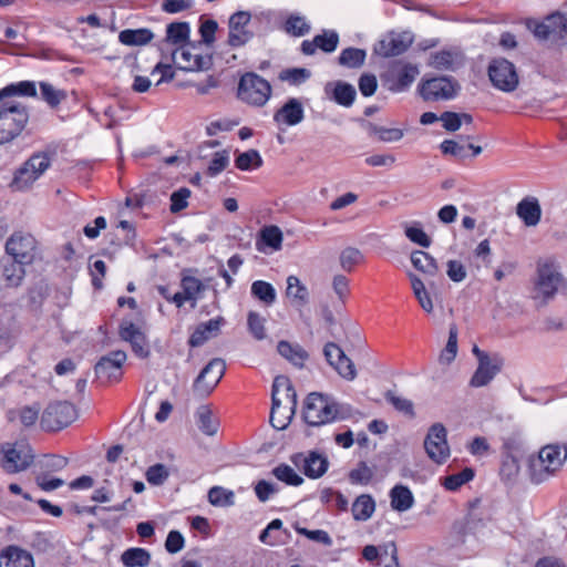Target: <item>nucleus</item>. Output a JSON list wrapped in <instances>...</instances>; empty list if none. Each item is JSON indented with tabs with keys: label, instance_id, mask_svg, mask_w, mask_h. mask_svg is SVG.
I'll return each instance as SVG.
<instances>
[{
	"label": "nucleus",
	"instance_id": "f257e3e1",
	"mask_svg": "<svg viewBox=\"0 0 567 567\" xmlns=\"http://www.w3.org/2000/svg\"><path fill=\"white\" fill-rule=\"evenodd\" d=\"M567 460V444H547L536 456L528 460V477L533 484H542L555 476Z\"/></svg>",
	"mask_w": 567,
	"mask_h": 567
},
{
	"label": "nucleus",
	"instance_id": "f03ea898",
	"mask_svg": "<svg viewBox=\"0 0 567 567\" xmlns=\"http://www.w3.org/2000/svg\"><path fill=\"white\" fill-rule=\"evenodd\" d=\"M297 392L291 381L278 375L272 383L270 423L277 430L288 426L297 408Z\"/></svg>",
	"mask_w": 567,
	"mask_h": 567
},
{
	"label": "nucleus",
	"instance_id": "7ed1b4c3",
	"mask_svg": "<svg viewBox=\"0 0 567 567\" xmlns=\"http://www.w3.org/2000/svg\"><path fill=\"white\" fill-rule=\"evenodd\" d=\"M348 416V409L328 395L318 392L308 394L303 405V420L308 425L320 426Z\"/></svg>",
	"mask_w": 567,
	"mask_h": 567
},
{
	"label": "nucleus",
	"instance_id": "20e7f679",
	"mask_svg": "<svg viewBox=\"0 0 567 567\" xmlns=\"http://www.w3.org/2000/svg\"><path fill=\"white\" fill-rule=\"evenodd\" d=\"M29 121L25 105L16 100H0V145L21 134Z\"/></svg>",
	"mask_w": 567,
	"mask_h": 567
},
{
	"label": "nucleus",
	"instance_id": "39448f33",
	"mask_svg": "<svg viewBox=\"0 0 567 567\" xmlns=\"http://www.w3.org/2000/svg\"><path fill=\"white\" fill-rule=\"evenodd\" d=\"M270 83L255 72H247L241 75L237 97L252 106H264L271 96Z\"/></svg>",
	"mask_w": 567,
	"mask_h": 567
},
{
	"label": "nucleus",
	"instance_id": "423d86ee",
	"mask_svg": "<svg viewBox=\"0 0 567 567\" xmlns=\"http://www.w3.org/2000/svg\"><path fill=\"white\" fill-rule=\"evenodd\" d=\"M50 165L51 157L48 153L38 152L32 154L14 173L11 187L16 190L28 189L50 167Z\"/></svg>",
	"mask_w": 567,
	"mask_h": 567
},
{
	"label": "nucleus",
	"instance_id": "0eeeda50",
	"mask_svg": "<svg viewBox=\"0 0 567 567\" xmlns=\"http://www.w3.org/2000/svg\"><path fill=\"white\" fill-rule=\"evenodd\" d=\"M491 83L497 90L512 93L519 84V75L514 63L505 58H494L487 66Z\"/></svg>",
	"mask_w": 567,
	"mask_h": 567
},
{
	"label": "nucleus",
	"instance_id": "6e6552de",
	"mask_svg": "<svg viewBox=\"0 0 567 567\" xmlns=\"http://www.w3.org/2000/svg\"><path fill=\"white\" fill-rule=\"evenodd\" d=\"M76 415V409L72 403L55 401L44 409L40 424L44 431L55 432L70 425Z\"/></svg>",
	"mask_w": 567,
	"mask_h": 567
},
{
	"label": "nucleus",
	"instance_id": "1a4fd4ad",
	"mask_svg": "<svg viewBox=\"0 0 567 567\" xmlns=\"http://www.w3.org/2000/svg\"><path fill=\"white\" fill-rule=\"evenodd\" d=\"M563 282V276L551 261L539 262L534 288V299L542 298L545 302L551 299Z\"/></svg>",
	"mask_w": 567,
	"mask_h": 567
},
{
	"label": "nucleus",
	"instance_id": "9d476101",
	"mask_svg": "<svg viewBox=\"0 0 567 567\" xmlns=\"http://www.w3.org/2000/svg\"><path fill=\"white\" fill-rule=\"evenodd\" d=\"M458 90L460 85L452 76H437L422 80L419 85L421 96L423 100L430 102L453 99Z\"/></svg>",
	"mask_w": 567,
	"mask_h": 567
},
{
	"label": "nucleus",
	"instance_id": "9b49d317",
	"mask_svg": "<svg viewBox=\"0 0 567 567\" xmlns=\"http://www.w3.org/2000/svg\"><path fill=\"white\" fill-rule=\"evenodd\" d=\"M420 71L415 64L394 61L384 74V82L392 92L405 91L419 75Z\"/></svg>",
	"mask_w": 567,
	"mask_h": 567
},
{
	"label": "nucleus",
	"instance_id": "f8f14e48",
	"mask_svg": "<svg viewBox=\"0 0 567 567\" xmlns=\"http://www.w3.org/2000/svg\"><path fill=\"white\" fill-rule=\"evenodd\" d=\"M226 364L221 359L210 360L200 371L193 384V391L199 396H207L221 380Z\"/></svg>",
	"mask_w": 567,
	"mask_h": 567
},
{
	"label": "nucleus",
	"instance_id": "ddd939ff",
	"mask_svg": "<svg viewBox=\"0 0 567 567\" xmlns=\"http://www.w3.org/2000/svg\"><path fill=\"white\" fill-rule=\"evenodd\" d=\"M446 429L441 423L433 424L424 440V449L427 456L437 464L444 463L450 456V447L446 441Z\"/></svg>",
	"mask_w": 567,
	"mask_h": 567
},
{
	"label": "nucleus",
	"instance_id": "4468645a",
	"mask_svg": "<svg viewBox=\"0 0 567 567\" xmlns=\"http://www.w3.org/2000/svg\"><path fill=\"white\" fill-rule=\"evenodd\" d=\"M35 244L32 235L14 233L6 243V251L13 260L29 265L34 258Z\"/></svg>",
	"mask_w": 567,
	"mask_h": 567
},
{
	"label": "nucleus",
	"instance_id": "2eb2a0df",
	"mask_svg": "<svg viewBox=\"0 0 567 567\" xmlns=\"http://www.w3.org/2000/svg\"><path fill=\"white\" fill-rule=\"evenodd\" d=\"M251 14L248 11H237L233 13L228 21V40L231 48L245 45L254 38V32L249 29Z\"/></svg>",
	"mask_w": 567,
	"mask_h": 567
},
{
	"label": "nucleus",
	"instance_id": "dca6fc26",
	"mask_svg": "<svg viewBox=\"0 0 567 567\" xmlns=\"http://www.w3.org/2000/svg\"><path fill=\"white\" fill-rule=\"evenodd\" d=\"M126 353L121 350L112 351L102 357L94 367L95 374L101 382H117L122 375V365Z\"/></svg>",
	"mask_w": 567,
	"mask_h": 567
},
{
	"label": "nucleus",
	"instance_id": "f3484780",
	"mask_svg": "<svg viewBox=\"0 0 567 567\" xmlns=\"http://www.w3.org/2000/svg\"><path fill=\"white\" fill-rule=\"evenodd\" d=\"M323 355L327 362L338 372V374L352 381L357 378L354 363L348 358L343 350L334 342H328L323 348Z\"/></svg>",
	"mask_w": 567,
	"mask_h": 567
},
{
	"label": "nucleus",
	"instance_id": "a211bd4d",
	"mask_svg": "<svg viewBox=\"0 0 567 567\" xmlns=\"http://www.w3.org/2000/svg\"><path fill=\"white\" fill-rule=\"evenodd\" d=\"M291 462L302 470L303 474L309 478H319L328 470V458L315 451L309 452L307 455L297 453L291 456Z\"/></svg>",
	"mask_w": 567,
	"mask_h": 567
},
{
	"label": "nucleus",
	"instance_id": "6ab92c4d",
	"mask_svg": "<svg viewBox=\"0 0 567 567\" xmlns=\"http://www.w3.org/2000/svg\"><path fill=\"white\" fill-rule=\"evenodd\" d=\"M305 118V111L300 100L296 97L288 99L285 104L274 114V121L280 126H295Z\"/></svg>",
	"mask_w": 567,
	"mask_h": 567
},
{
	"label": "nucleus",
	"instance_id": "aec40b11",
	"mask_svg": "<svg viewBox=\"0 0 567 567\" xmlns=\"http://www.w3.org/2000/svg\"><path fill=\"white\" fill-rule=\"evenodd\" d=\"M120 337L131 343L132 350L137 357L144 359L150 355L146 337L133 322L121 324Z\"/></svg>",
	"mask_w": 567,
	"mask_h": 567
},
{
	"label": "nucleus",
	"instance_id": "412c9836",
	"mask_svg": "<svg viewBox=\"0 0 567 567\" xmlns=\"http://www.w3.org/2000/svg\"><path fill=\"white\" fill-rule=\"evenodd\" d=\"M339 43V35L334 30H323L321 34H317L312 41L305 40L301 43V52L306 55H312L317 49L324 53L333 52Z\"/></svg>",
	"mask_w": 567,
	"mask_h": 567
},
{
	"label": "nucleus",
	"instance_id": "4be33fe9",
	"mask_svg": "<svg viewBox=\"0 0 567 567\" xmlns=\"http://www.w3.org/2000/svg\"><path fill=\"white\" fill-rule=\"evenodd\" d=\"M2 467L8 473H18L27 470L32 461L33 455L25 449L8 447L3 451Z\"/></svg>",
	"mask_w": 567,
	"mask_h": 567
},
{
	"label": "nucleus",
	"instance_id": "5701e85b",
	"mask_svg": "<svg viewBox=\"0 0 567 567\" xmlns=\"http://www.w3.org/2000/svg\"><path fill=\"white\" fill-rule=\"evenodd\" d=\"M412 44L409 33H391L380 41L378 53L383 56H396L404 53Z\"/></svg>",
	"mask_w": 567,
	"mask_h": 567
},
{
	"label": "nucleus",
	"instance_id": "b1692460",
	"mask_svg": "<svg viewBox=\"0 0 567 567\" xmlns=\"http://www.w3.org/2000/svg\"><path fill=\"white\" fill-rule=\"evenodd\" d=\"M502 361L496 355L481 362H478V367L474 372L470 385L474 388H481L488 384L494 377L501 371Z\"/></svg>",
	"mask_w": 567,
	"mask_h": 567
},
{
	"label": "nucleus",
	"instance_id": "393cba45",
	"mask_svg": "<svg viewBox=\"0 0 567 567\" xmlns=\"http://www.w3.org/2000/svg\"><path fill=\"white\" fill-rule=\"evenodd\" d=\"M181 286L182 291L173 295L176 307L181 308L185 301H193L192 306L195 307L198 293L205 289L203 282L195 277L185 276L182 278Z\"/></svg>",
	"mask_w": 567,
	"mask_h": 567
},
{
	"label": "nucleus",
	"instance_id": "a878e982",
	"mask_svg": "<svg viewBox=\"0 0 567 567\" xmlns=\"http://www.w3.org/2000/svg\"><path fill=\"white\" fill-rule=\"evenodd\" d=\"M0 567H34L32 555L18 546H8L0 553Z\"/></svg>",
	"mask_w": 567,
	"mask_h": 567
},
{
	"label": "nucleus",
	"instance_id": "bb28decb",
	"mask_svg": "<svg viewBox=\"0 0 567 567\" xmlns=\"http://www.w3.org/2000/svg\"><path fill=\"white\" fill-rule=\"evenodd\" d=\"M324 91L331 100L344 107H350L357 96L354 86L344 81L328 83Z\"/></svg>",
	"mask_w": 567,
	"mask_h": 567
},
{
	"label": "nucleus",
	"instance_id": "cd10ccee",
	"mask_svg": "<svg viewBox=\"0 0 567 567\" xmlns=\"http://www.w3.org/2000/svg\"><path fill=\"white\" fill-rule=\"evenodd\" d=\"M516 214L527 227L536 226L542 217L538 199L533 196L523 198L516 206Z\"/></svg>",
	"mask_w": 567,
	"mask_h": 567
},
{
	"label": "nucleus",
	"instance_id": "c85d7f7f",
	"mask_svg": "<svg viewBox=\"0 0 567 567\" xmlns=\"http://www.w3.org/2000/svg\"><path fill=\"white\" fill-rule=\"evenodd\" d=\"M24 264H20L12 258H7L1 261L2 278L7 287H18L21 285L24 276Z\"/></svg>",
	"mask_w": 567,
	"mask_h": 567
},
{
	"label": "nucleus",
	"instance_id": "c756f323",
	"mask_svg": "<svg viewBox=\"0 0 567 567\" xmlns=\"http://www.w3.org/2000/svg\"><path fill=\"white\" fill-rule=\"evenodd\" d=\"M278 353L292 363L295 367L302 368L305 361L308 359V352L298 343H290L281 340L277 346Z\"/></svg>",
	"mask_w": 567,
	"mask_h": 567
},
{
	"label": "nucleus",
	"instance_id": "7c9ffc66",
	"mask_svg": "<svg viewBox=\"0 0 567 567\" xmlns=\"http://www.w3.org/2000/svg\"><path fill=\"white\" fill-rule=\"evenodd\" d=\"M282 244V233L278 226H265L260 229L256 247L259 251H264V247H269L271 250H279Z\"/></svg>",
	"mask_w": 567,
	"mask_h": 567
},
{
	"label": "nucleus",
	"instance_id": "2f4dec72",
	"mask_svg": "<svg viewBox=\"0 0 567 567\" xmlns=\"http://www.w3.org/2000/svg\"><path fill=\"white\" fill-rule=\"evenodd\" d=\"M154 38V33L146 28L125 29L120 32L118 40L122 44L128 47H140L150 43Z\"/></svg>",
	"mask_w": 567,
	"mask_h": 567
},
{
	"label": "nucleus",
	"instance_id": "473e14b6",
	"mask_svg": "<svg viewBox=\"0 0 567 567\" xmlns=\"http://www.w3.org/2000/svg\"><path fill=\"white\" fill-rule=\"evenodd\" d=\"M411 262L415 269L429 277H435L440 274L436 260L423 250H416L411 254Z\"/></svg>",
	"mask_w": 567,
	"mask_h": 567
},
{
	"label": "nucleus",
	"instance_id": "72a5a7b5",
	"mask_svg": "<svg viewBox=\"0 0 567 567\" xmlns=\"http://www.w3.org/2000/svg\"><path fill=\"white\" fill-rule=\"evenodd\" d=\"M375 502L369 494H362L352 504V515L355 520L365 522L374 513Z\"/></svg>",
	"mask_w": 567,
	"mask_h": 567
},
{
	"label": "nucleus",
	"instance_id": "f704fd0d",
	"mask_svg": "<svg viewBox=\"0 0 567 567\" xmlns=\"http://www.w3.org/2000/svg\"><path fill=\"white\" fill-rule=\"evenodd\" d=\"M391 507L398 512L410 509L414 503L411 491L403 485H395L390 492Z\"/></svg>",
	"mask_w": 567,
	"mask_h": 567
},
{
	"label": "nucleus",
	"instance_id": "c9c22d12",
	"mask_svg": "<svg viewBox=\"0 0 567 567\" xmlns=\"http://www.w3.org/2000/svg\"><path fill=\"white\" fill-rule=\"evenodd\" d=\"M37 89L34 82L21 81L9 84L0 90V100H13L14 96H35Z\"/></svg>",
	"mask_w": 567,
	"mask_h": 567
},
{
	"label": "nucleus",
	"instance_id": "e433bc0d",
	"mask_svg": "<svg viewBox=\"0 0 567 567\" xmlns=\"http://www.w3.org/2000/svg\"><path fill=\"white\" fill-rule=\"evenodd\" d=\"M121 561L125 567H146L151 563V554L140 547L128 548L122 554Z\"/></svg>",
	"mask_w": 567,
	"mask_h": 567
},
{
	"label": "nucleus",
	"instance_id": "4c0bfd02",
	"mask_svg": "<svg viewBox=\"0 0 567 567\" xmlns=\"http://www.w3.org/2000/svg\"><path fill=\"white\" fill-rule=\"evenodd\" d=\"M199 430L206 435H215L218 430V421L214 417L208 405H200L196 411Z\"/></svg>",
	"mask_w": 567,
	"mask_h": 567
},
{
	"label": "nucleus",
	"instance_id": "58836bf2",
	"mask_svg": "<svg viewBox=\"0 0 567 567\" xmlns=\"http://www.w3.org/2000/svg\"><path fill=\"white\" fill-rule=\"evenodd\" d=\"M189 24L187 22H172L166 28L165 41L171 44H184L189 40Z\"/></svg>",
	"mask_w": 567,
	"mask_h": 567
},
{
	"label": "nucleus",
	"instance_id": "ea45409f",
	"mask_svg": "<svg viewBox=\"0 0 567 567\" xmlns=\"http://www.w3.org/2000/svg\"><path fill=\"white\" fill-rule=\"evenodd\" d=\"M367 53L362 49L347 48L341 51L338 62L349 69H358L364 64Z\"/></svg>",
	"mask_w": 567,
	"mask_h": 567
},
{
	"label": "nucleus",
	"instance_id": "a19ab883",
	"mask_svg": "<svg viewBox=\"0 0 567 567\" xmlns=\"http://www.w3.org/2000/svg\"><path fill=\"white\" fill-rule=\"evenodd\" d=\"M410 280L413 293L420 305V307L427 313L433 311V302L425 289L423 281L415 275L410 274Z\"/></svg>",
	"mask_w": 567,
	"mask_h": 567
},
{
	"label": "nucleus",
	"instance_id": "79ce46f5",
	"mask_svg": "<svg viewBox=\"0 0 567 567\" xmlns=\"http://www.w3.org/2000/svg\"><path fill=\"white\" fill-rule=\"evenodd\" d=\"M250 291L254 298L258 299L266 306H271L276 301V290L272 285L267 281H254Z\"/></svg>",
	"mask_w": 567,
	"mask_h": 567
},
{
	"label": "nucleus",
	"instance_id": "37998d69",
	"mask_svg": "<svg viewBox=\"0 0 567 567\" xmlns=\"http://www.w3.org/2000/svg\"><path fill=\"white\" fill-rule=\"evenodd\" d=\"M286 295L288 298H292L299 306H303L308 302V289L296 276H289L287 278Z\"/></svg>",
	"mask_w": 567,
	"mask_h": 567
},
{
	"label": "nucleus",
	"instance_id": "c03bdc74",
	"mask_svg": "<svg viewBox=\"0 0 567 567\" xmlns=\"http://www.w3.org/2000/svg\"><path fill=\"white\" fill-rule=\"evenodd\" d=\"M208 502L213 506L227 507L235 503V494L233 491L226 489L221 486H213L208 491Z\"/></svg>",
	"mask_w": 567,
	"mask_h": 567
},
{
	"label": "nucleus",
	"instance_id": "a18cd8bd",
	"mask_svg": "<svg viewBox=\"0 0 567 567\" xmlns=\"http://www.w3.org/2000/svg\"><path fill=\"white\" fill-rule=\"evenodd\" d=\"M456 58L455 52L442 50L431 54L429 65L436 70H454Z\"/></svg>",
	"mask_w": 567,
	"mask_h": 567
},
{
	"label": "nucleus",
	"instance_id": "49530a36",
	"mask_svg": "<svg viewBox=\"0 0 567 567\" xmlns=\"http://www.w3.org/2000/svg\"><path fill=\"white\" fill-rule=\"evenodd\" d=\"M550 27L551 41H558L567 35V16L554 12L546 17Z\"/></svg>",
	"mask_w": 567,
	"mask_h": 567
},
{
	"label": "nucleus",
	"instance_id": "de8ad7c7",
	"mask_svg": "<svg viewBox=\"0 0 567 567\" xmlns=\"http://www.w3.org/2000/svg\"><path fill=\"white\" fill-rule=\"evenodd\" d=\"M339 261L344 271L351 272L355 266L364 261V256L358 248L347 247L340 252Z\"/></svg>",
	"mask_w": 567,
	"mask_h": 567
},
{
	"label": "nucleus",
	"instance_id": "09e8293b",
	"mask_svg": "<svg viewBox=\"0 0 567 567\" xmlns=\"http://www.w3.org/2000/svg\"><path fill=\"white\" fill-rule=\"evenodd\" d=\"M284 30L293 37H302L310 31V24L306 21V18L299 14H290L285 24Z\"/></svg>",
	"mask_w": 567,
	"mask_h": 567
},
{
	"label": "nucleus",
	"instance_id": "8fccbe9b",
	"mask_svg": "<svg viewBox=\"0 0 567 567\" xmlns=\"http://www.w3.org/2000/svg\"><path fill=\"white\" fill-rule=\"evenodd\" d=\"M235 165L240 171H249L260 167L262 165V158L258 151L249 150L238 154L235 159Z\"/></svg>",
	"mask_w": 567,
	"mask_h": 567
},
{
	"label": "nucleus",
	"instance_id": "3c124183",
	"mask_svg": "<svg viewBox=\"0 0 567 567\" xmlns=\"http://www.w3.org/2000/svg\"><path fill=\"white\" fill-rule=\"evenodd\" d=\"M311 76L310 70L306 68H289L284 69L278 79L284 82H288L291 85H300Z\"/></svg>",
	"mask_w": 567,
	"mask_h": 567
},
{
	"label": "nucleus",
	"instance_id": "603ef678",
	"mask_svg": "<svg viewBox=\"0 0 567 567\" xmlns=\"http://www.w3.org/2000/svg\"><path fill=\"white\" fill-rule=\"evenodd\" d=\"M40 91H41L42 99L51 107H56L68 96L65 91L58 90L52 84L47 83V82L40 83Z\"/></svg>",
	"mask_w": 567,
	"mask_h": 567
},
{
	"label": "nucleus",
	"instance_id": "864d4df0",
	"mask_svg": "<svg viewBox=\"0 0 567 567\" xmlns=\"http://www.w3.org/2000/svg\"><path fill=\"white\" fill-rule=\"evenodd\" d=\"M475 473L471 467H465L456 474L449 475L444 478L443 486L449 491H456L465 483L473 480Z\"/></svg>",
	"mask_w": 567,
	"mask_h": 567
},
{
	"label": "nucleus",
	"instance_id": "5fc2aeb1",
	"mask_svg": "<svg viewBox=\"0 0 567 567\" xmlns=\"http://www.w3.org/2000/svg\"><path fill=\"white\" fill-rule=\"evenodd\" d=\"M272 474L276 478L288 485L299 486L303 483V478L292 467L284 463L276 466L272 470Z\"/></svg>",
	"mask_w": 567,
	"mask_h": 567
},
{
	"label": "nucleus",
	"instance_id": "6e6d98bb",
	"mask_svg": "<svg viewBox=\"0 0 567 567\" xmlns=\"http://www.w3.org/2000/svg\"><path fill=\"white\" fill-rule=\"evenodd\" d=\"M457 352V329L455 326H452L449 331V339L445 348L440 354V362L449 364L451 363Z\"/></svg>",
	"mask_w": 567,
	"mask_h": 567
},
{
	"label": "nucleus",
	"instance_id": "4d7b16f0",
	"mask_svg": "<svg viewBox=\"0 0 567 567\" xmlns=\"http://www.w3.org/2000/svg\"><path fill=\"white\" fill-rule=\"evenodd\" d=\"M229 165V153L226 150L216 152L207 167L206 174L210 177L217 176Z\"/></svg>",
	"mask_w": 567,
	"mask_h": 567
},
{
	"label": "nucleus",
	"instance_id": "13d9d810",
	"mask_svg": "<svg viewBox=\"0 0 567 567\" xmlns=\"http://www.w3.org/2000/svg\"><path fill=\"white\" fill-rule=\"evenodd\" d=\"M369 133L379 136L382 142H395L403 137V131L400 128H385L373 123L368 124Z\"/></svg>",
	"mask_w": 567,
	"mask_h": 567
},
{
	"label": "nucleus",
	"instance_id": "bf43d9fd",
	"mask_svg": "<svg viewBox=\"0 0 567 567\" xmlns=\"http://www.w3.org/2000/svg\"><path fill=\"white\" fill-rule=\"evenodd\" d=\"M373 477V471L370 468L365 462H360L358 466L350 471L349 480L353 484H362L367 485L371 482Z\"/></svg>",
	"mask_w": 567,
	"mask_h": 567
},
{
	"label": "nucleus",
	"instance_id": "052dcab7",
	"mask_svg": "<svg viewBox=\"0 0 567 567\" xmlns=\"http://www.w3.org/2000/svg\"><path fill=\"white\" fill-rule=\"evenodd\" d=\"M265 321V318L255 311H250L248 313V330L257 340H262L266 338Z\"/></svg>",
	"mask_w": 567,
	"mask_h": 567
},
{
	"label": "nucleus",
	"instance_id": "680f3d73",
	"mask_svg": "<svg viewBox=\"0 0 567 567\" xmlns=\"http://www.w3.org/2000/svg\"><path fill=\"white\" fill-rule=\"evenodd\" d=\"M519 472V464L518 460L514 457L513 455H506L503 458L502 465H501V476L503 480L506 481H513L516 478Z\"/></svg>",
	"mask_w": 567,
	"mask_h": 567
},
{
	"label": "nucleus",
	"instance_id": "e2e57ef3",
	"mask_svg": "<svg viewBox=\"0 0 567 567\" xmlns=\"http://www.w3.org/2000/svg\"><path fill=\"white\" fill-rule=\"evenodd\" d=\"M190 196V190L182 187L171 195V212L178 213L187 207V199Z\"/></svg>",
	"mask_w": 567,
	"mask_h": 567
},
{
	"label": "nucleus",
	"instance_id": "0e129e2a",
	"mask_svg": "<svg viewBox=\"0 0 567 567\" xmlns=\"http://www.w3.org/2000/svg\"><path fill=\"white\" fill-rule=\"evenodd\" d=\"M385 399L395 408V410L410 416L414 415L413 403L410 400L400 398L391 391L386 392Z\"/></svg>",
	"mask_w": 567,
	"mask_h": 567
},
{
	"label": "nucleus",
	"instance_id": "69168bd1",
	"mask_svg": "<svg viewBox=\"0 0 567 567\" xmlns=\"http://www.w3.org/2000/svg\"><path fill=\"white\" fill-rule=\"evenodd\" d=\"M168 477V471L163 464H155L146 471V480L150 484L161 485Z\"/></svg>",
	"mask_w": 567,
	"mask_h": 567
},
{
	"label": "nucleus",
	"instance_id": "338daca9",
	"mask_svg": "<svg viewBox=\"0 0 567 567\" xmlns=\"http://www.w3.org/2000/svg\"><path fill=\"white\" fill-rule=\"evenodd\" d=\"M527 28L530 30L534 35L539 40H550V27L548 25L547 18H545L543 21L538 22L536 20H529L527 22Z\"/></svg>",
	"mask_w": 567,
	"mask_h": 567
},
{
	"label": "nucleus",
	"instance_id": "774afa93",
	"mask_svg": "<svg viewBox=\"0 0 567 567\" xmlns=\"http://www.w3.org/2000/svg\"><path fill=\"white\" fill-rule=\"evenodd\" d=\"M405 236L412 241V243H415L417 245H420L421 247H430L431 245V239L430 237L423 231L422 228L420 227H415V226H409V227H405Z\"/></svg>",
	"mask_w": 567,
	"mask_h": 567
}]
</instances>
